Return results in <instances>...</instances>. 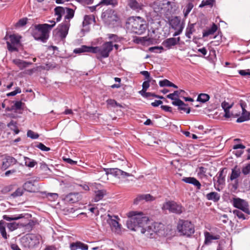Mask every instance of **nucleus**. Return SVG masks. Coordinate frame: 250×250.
Segmentation results:
<instances>
[{
  "mask_svg": "<svg viewBox=\"0 0 250 250\" xmlns=\"http://www.w3.org/2000/svg\"><path fill=\"white\" fill-rule=\"evenodd\" d=\"M108 39L111 40L110 42H118L119 41V38L117 35L115 34H108Z\"/></svg>",
  "mask_w": 250,
  "mask_h": 250,
  "instance_id": "nucleus-54",
  "label": "nucleus"
},
{
  "mask_svg": "<svg viewBox=\"0 0 250 250\" xmlns=\"http://www.w3.org/2000/svg\"><path fill=\"white\" fill-rule=\"evenodd\" d=\"M127 215L129 219L126 221V226L130 230L140 231L148 238H152L153 235L156 232L152 226H147L148 218L144 216L143 213L137 214L136 211H130Z\"/></svg>",
  "mask_w": 250,
  "mask_h": 250,
  "instance_id": "nucleus-1",
  "label": "nucleus"
},
{
  "mask_svg": "<svg viewBox=\"0 0 250 250\" xmlns=\"http://www.w3.org/2000/svg\"><path fill=\"white\" fill-rule=\"evenodd\" d=\"M17 163V160L14 157L6 156L2 163V167L6 169L11 165H13Z\"/></svg>",
  "mask_w": 250,
  "mask_h": 250,
  "instance_id": "nucleus-22",
  "label": "nucleus"
},
{
  "mask_svg": "<svg viewBox=\"0 0 250 250\" xmlns=\"http://www.w3.org/2000/svg\"><path fill=\"white\" fill-rule=\"evenodd\" d=\"M127 23L132 31L138 35L145 33L147 27L146 21L140 17L130 18Z\"/></svg>",
  "mask_w": 250,
  "mask_h": 250,
  "instance_id": "nucleus-3",
  "label": "nucleus"
},
{
  "mask_svg": "<svg viewBox=\"0 0 250 250\" xmlns=\"http://www.w3.org/2000/svg\"><path fill=\"white\" fill-rule=\"evenodd\" d=\"M98 47L93 46H88L85 45H82L80 48H77L73 50V53L75 54H81L84 52H90L97 53L98 51Z\"/></svg>",
  "mask_w": 250,
  "mask_h": 250,
  "instance_id": "nucleus-16",
  "label": "nucleus"
},
{
  "mask_svg": "<svg viewBox=\"0 0 250 250\" xmlns=\"http://www.w3.org/2000/svg\"><path fill=\"white\" fill-rule=\"evenodd\" d=\"M177 229L181 235L187 237L190 236L195 231L194 225L190 221L182 219L179 220Z\"/></svg>",
  "mask_w": 250,
  "mask_h": 250,
  "instance_id": "nucleus-4",
  "label": "nucleus"
},
{
  "mask_svg": "<svg viewBox=\"0 0 250 250\" xmlns=\"http://www.w3.org/2000/svg\"><path fill=\"white\" fill-rule=\"evenodd\" d=\"M6 226L8 229L11 231L21 227L20 223H17L16 222H12L10 223H6Z\"/></svg>",
  "mask_w": 250,
  "mask_h": 250,
  "instance_id": "nucleus-41",
  "label": "nucleus"
},
{
  "mask_svg": "<svg viewBox=\"0 0 250 250\" xmlns=\"http://www.w3.org/2000/svg\"><path fill=\"white\" fill-rule=\"evenodd\" d=\"M164 50V48L162 46H154L151 47L149 48V50L150 52L158 53L160 52L161 50Z\"/></svg>",
  "mask_w": 250,
  "mask_h": 250,
  "instance_id": "nucleus-56",
  "label": "nucleus"
},
{
  "mask_svg": "<svg viewBox=\"0 0 250 250\" xmlns=\"http://www.w3.org/2000/svg\"><path fill=\"white\" fill-rule=\"evenodd\" d=\"M12 62L13 63L16 65L21 70H22L32 64L31 62H26L17 59L13 60Z\"/></svg>",
  "mask_w": 250,
  "mask_h": 250,
  "instance_id": "nucleus-23",
  "label": "nucleus"
},
{
  "mask_svg": "<svg viewBox=\"0 0 250 250\" xmlns=\"http://www.w3.org/2000/svg\"><path fill=\"white\" fill-rule=\"evenodd\" d=\"M7 49L9 51L13 52V51H17L18 49L15 46V45L11 43L10 42H6Z\"/></svg>",
  "mask_w": 250,
  "mask_h": 250,
  "instance_id": "nucleus-52",
  "label": "nucleus"
},
{
  "mask_svg": "<svg viewBox=\"0 0 250 250\" xmlns=\"http://www.w3.org/2000/svg\"><path fill=\"white\" fill-rule=\"evenodd\" d=\"M23 104H24L21 101H16L15 102L14 104L12 106V109L18 110L22 109V105Z\"/></svg>",
  "mask_w": 250,
  "mask_h": 250,
  "instance_id": "nucleus-47",
  "label": "nucleus"
},
{
  "mask_svg": "<svg viewBox=\"0 0 250 250\" xmlns=\"http://www.w3.org/2000/svg\"><path fill=\"white\" fill-rule=\"evenodd\" d=\"M24 165L29 167H33L37 164V163L34 160L31 159L27 157H24Z\"/></svg>",
  "mask_w": 250,
  "mask_h": 250,
  "instance_id": "nucleus-37",
  "label": "nucleus"
},
{
  "mask_svg": "<svg viewBox=\"0 0 250 250\" xmlns=\"http://www.w3.org/2000/svg\"><path fill=\"white\" fill-rule=\"evenodd\" d=\"M172 104L173 105L177 106L178 110H183L188 114L190 112V108L189 107H187L188 104L180 99H177L176 101H173Z\"/></svg>",
  "mask_w": 250,
  "mask_h": 250,
  "instance_id": "nucleus-18",
  "label": "nucleus"
},
{
  "mask_svg": "<svg viewBox=\"0 0 250 250\" xmlns=\"http://www.w3.org/2000/svg\"><path fill=\"white\" fill-rule=\"evenodd\" d=\"M232 105L233 104H230L225 101L223 102L221 104V106L224 110H229L232 107Z\"/></svg>",
  "mask_w": 250,
  "mask_h": 250,
  "instance_id": "nucleus-58",
  "label": "nucleus"
},
{
  "mask_svg": "<svg viewBox=\"0 0 250 250\" xmlns=\"http://www.w3.org/2000/svg\"><path fill=\"white\" fill-rule=\"evenodd\" d=\"M9 39L10 41V43L15 45L18 44L20 42L19 38L15 35H11L9 36Z\"/></svg>",
  "mask_w": 250,
  "mask_h": 250,
  "instance_id": "nucleus-45",
  "label": "nucleus"
},
{
  "mask_svg": "<svg viewBox=\"0 0 250 250\" xmlns=\"http://www.w3.org/2000/svg\"><path fill=\"white\" fill-rule=\"evenodd\" d=\"M193 7V4L192 2H188L186 6V10L184 11V15L186 17L192 10Z\"/></svg>",
  "mask_w": 250,
  "mask_h": 250,
  "instance_id": "nucleus-49",
  "label": "nucleus"
},
{
  "mask_svg": "<svg viewBox=\"0 0 250 250\" xmlns=\"http://www.w3.org/2000/svg\"><path fill=\"white\" fill-rule=\"evenodd\" d=\"M21 93V89L20 87H17L15 90L12 92H9L6 94L7 97L14 96L18 93Z\"/></svg>",
  "mask_w": 250,
  "mask_h": 250,
  "instance_id": "nucleus-55",
  "label": "nucleus"
},
{
  "mask_svg": "<svg viewBox=\"0 0 250 250\" xmlns=\"http://www.w3.org/2000/svg\"><path fill=\"white\" fill-rule=\"evenodd\" d=\"M27 136L32 139H36L39 138V135L38 133H35L31 130H28L27 132Z\"/></svg>",
  "mask_w": 250,
  "mask_h": 250,
  "instance_id": "nucleus-50",
  "label": "nucleus"
},
{
  "mask_svg": "<svg viewBox=\"0 0 250 250\" xmlns=\"http://www.w3.org/2000/svg\"><path fill=\"white\" fill-rule=\"evenodd\" d=\"M176 40L175 38H170L165 40L162 44L167 49H169L172 46L176 45Z\"/></svg>",
  "mask_w": 250,
  "mask_h": 250,
  "instance_id": "nucleus-24",
  "label": "nucleus"
},
{
  "mask_svg": "<svg viewBox=\"0 0 250 250\" xmlns=\"http://www.w3.org/2000/svg\"><path fill=\"white\" fill-rule=\"evenodd\" d=\"M106 103L108 105H110L112 107H115V106L122 107V105L118 103L114 99H108L106 101Z\"/></svg>",
  "mask_w": 250,
  "mask_h": 250,
  "instance_id": "nucleus-51",
  "label": "nucleus"
},
{
  "mask_svg": "<svg viewBox=\"0 0 250 250\" xmlns=\"http://www.w3.org/2000/svg\"><path fill=\"white\" fill-rule=\"evenodd\" d=\"M27 18L21 19L17 23V25L21 26H23L27 23Z\"/></svg>",
  "mask_w": 250,
  "mask_h": 250,
  "instance_id": "nucleus-61",
  "label": "nucleus"
},
{
  "mask_svg": "<svg viewBox=\"0 0 250 250\" xmlns=\"http://www.w3.org/2000/svg\"><path fill=\"white\" fill-rule=\"evenodd\" d=\"M69 21H65L58 25L53 32V36L59 40L63 41L66 38L69 28Z\"/></svg>",
  "mask_w": 250,
  "mask_h": 250,
  "instance_id": "nucleus-6",
  "label": "nucleus"
},
{
  "mask_svg": "<svg viewBox=\"0 0 250 250\" xmlns=\"http://www.w3.org/2000/svg\"><path fill=\"white\" fill-rule=\"evenodd\" d=\"M163 208L168 210L170 212L180 214L184 209V208L176 202L172 201H169L164 203Z\"/></svg>",
  "mask_w": 250,
  "mask_h": 250,
  "instance_id": "nucleus-7",
  "label": "nucleus"
},
{
  "mask_svg": "<svg viewBox=\"0 0 250 250\" xmlns=\"http://www.w3.org/2000/svg\"><path fill=\"white\" fill-rule=\"evenodd\" d=\"M168 23L171 28L174 30H177L181 27L184 28L185 22L181 21V18L178 16H174L168 19Z\"/></svg>",
  "mask_w": 250,
  "mask_h": 250,
  "instance_id": "nucleus-13",
  "label": "nucleus"
},
{
  "mask_svg": "<svg viewBox=\"0 0 250 250\" xmlns=\"http://www.w3.org/2000/svg\"><path fill=\"white\" fill-rule=\"evenodd\" d=\"M88 248V245L79 241V249L82 250H87Z\"/></svg>",
  "mask_w": 250,
  "mask_h": 250,
  "instance_id": "nucleus-64",
  "label": "nucleus"
},
{
  "mask_svg": "<svg viewBox=\"0 0 250 250\" xmlns=\"http://www.w3.org/2000/svg\"><path fill=\"white\" fill-rule=\"evenodd\" d=\"M215 0H203L199 5V7H203L205 6H209L212 7L215 3Z\"/></svg>",
  "mask_w": 250,
  "mask_h": 250,
  "instance_id": "nucleus-43",
  "label": "nucleus"
},
{
  "mask_svg": "<svg viewBox=\"0 0 250 250\" xmlns=\"http://www.w3.org/2000/svg\"><path fill=\"white\" fill-rule=\"evenodd\" d=\"M226 168H222L217 174L215 177L213 178V181H216L219 185H224L225 182L226 173L224 174V171Z\"/></svg>",
  "mask_w": 250,
  "mask_h": 250,
  "instance_id": "nucleus-19",
  "label": "nucleus"
},
{
  "mask_svg": "<svg viewBox=\"0 0 250 250\" xmlns=\"http://www.w3.org/2000/svg\"><path fill=\"white\" fill-rule=\"evenodd\" d=\"M35 225V223L32 220H28L27 223H20L21 227L24 228V230L27 232H29L32 230Z\"/></svg>",
  "mask_w": 250,
  "mask_h": 250,
  "instance_id": "nucleus-25",
  "label": "nucleus"
},
{
  "mask_svg": "<svg viewBox=\"0 0 250 250\" xmlns=\"http://www.w3.org/2000/svg\"><path fill=\"white\" fill-rule=\"evenodd\" d=\"M233 205L234 207L242 210L247 215L250 214V211L249 208V205L247 202L240 198H233Z\"/></svg>",
  "mask_w": 250,
  "mask_h": 250,
  "instance_id": "nucleus-9",
  "label": "nucleus"
},
{
  "mask_svg": "<svg viewBox=\"0 0 250 250\" xmlns=\"http://www.w3.org/2000/svg\"><path fill=\"white\" fill-rule=\"evenodd\" d=\"M243 212V211L242 210L239 209H235L233 211L234 214L237 216L239 219H242L243 220L247 219L248 215H247V214L246 215H245Z\"/></svg>",
  "mask_w": 250,
  "mask_h": 250,
  "instance_id": "nucleus-42",
  "label": "nucleus"
},
{
  "mask_svg": "<svg viewBox=\"0 0 250 250\" xmlns=\"http://www.w3.org/2000/svg\"><path fill=\"white\" fill-rule=\"evenodd\" d=\"M250 113L249 112H243L242 115L236 120L237 123H242L245 121H248L250 119Z\"/></svg>",
  "mask_w": 250,
  "mask_h": 250,
  "instance_id": "nucleus-35",
  "label": "nucleus"
},
{
  "mask_svg": "<svg viewBox=\"0 0 250 250\" xmlns=\"http://www.w3.org/2000/svg\"><path fill=\"white\" fill-rule=\"evenodd\" d=\"M23 189L28 192H33L35 190L34 185L32 181H27L23 184Z\"/></svg>",
  "mask_w": 250,
  "mask_h": 250,
  "instance_id": "nucleus-32",
  "label": "nucleus"
},
{
  "mask_svg": "<svg viewBox=\"0 0 250 250\" xmlns=\"http://www.w3.org/2000/svg\"><path fill=\"white\" fill-rule=\"evenodd\" d=\"M206 197L208 200H212L216 202L219 200L220 196L216 192H211L207 194Z\"/></svg>",
  "mask_w": 250,
  "mask_h": 250,
  "instance_id": "nucleus-30",
  "label": "nucleus"
},
{
  "mask_svg": "<svg viewBox=\"0 0 250 250\" xmlns=\"http://www.w3.org/2000/svg\"><path fill=\"white\" fill-rule=\"evenodd\" d=\"M102 17L104 21L108 24H110L114 21H116L117 19L116 15L114 14V11L112 10L106 11L103 13Z\"/></svg>",
  "mask_w": 250,
  "mask_h": 250,
  "instance_id": "nucleus-14",
  "label": "nucleus"
},
{
  "mask_svg": "<svg viewBox=\"0 0 250 250\" xmlns=\"http://www.w3.org/2000/svg\"><path fill=\"white\" fill-rule=\"evenodd\" d=\"M40 237L34 234H26L20 239V242L22 247L32 249L39 244Z\"/></svg>",
  "mask_w": 250,
  "mask_h": 250,
  "instance_id": "nucleus-5",
  "label": "nucleus"
},
{
  "mask_svg": "<svg viewBox=\"0 0 250 250\" xmlns=\"http://www.w3.org/2000/svg\"><path fill=\"white\" fill-rule=\"evenodd\" d=\"M184 92V91L183 90L174 91L173 93L167 95V97L173 101H176L177 99H179L178 98L181 93Z\"/></svg>",
  "mask_w": 250,
  "mask_h": 250,
  "instance_id": "nucleus-33",
  "label": "nucleus"
},
{
  "mask_svg": "<svg viewBox=\"0 0 250 250\" xmlns=\"http://www.w3.org/2000/svg\"><path fill=\"white\" fill-rule=\"evenodd\" d=\"M127 5L130 9L136 12L143 10L145 6L142 0L137 1V0H127Z\"/></svg>",
  "mask_w": 250,
  "mask_h": 250,
  "instance_id": "nucleus-15",
  "label": "nucleus"
},
{
  "mask_svg": "<svg viewBox=\"0 0 250 250\" xmlns=\"http://www.w3.org/2000/svg\"><path fill=\"white\" fill-rule=\"evenodd\" d=\"M195 23H189L186 30V36L188 39H191V35L195 31L194 28Z\"/></svg>",
  "mask_w": 250,
  "mask_h": 250,
  "instance_id": "nucleus-31",
  "label": "nucleus"
},
{
  "mask_svg": "<svg viewBox=\"0 0 250 250\" xmlns=\"http://www.w3.org/2000/svg\"><path fill=\"white\" fill-rule=\"evenodd\" d=\"M108 218L107 219V223L110 225L112 231L119 233L121 232V225L116 219H119L116 215L113 216L110 214L107 215Z\"/></svg>",
  "mask_w": 250,
  "mask_h": 250,
  "instance_id": "nucleus-12",
  "label": "nucleus"
},
{
  "mask_svg": "<svg viewBox=\"0 0 250 250\" xmlns=\"http://www.w3.org/2000/svg\"><path fill=\"white\" fill-rule=\"evenodd\" d=\"M209 99V96L205 93L200 94L197 97V101L203 103L208 101Z\"/></svg>",
  "mask_w": 250,
  "mask_h": 250,
  "instance_id": "nucleus-40",
  "label": "nucleus"
},
{
  "mask_svg": "<svg viewBox=\"0 0 250 250\" xmlns=\"http://www.w3.org/2000/svg\"><path fill=\"white\" fill-rule=\"evenodd\" d=\"M182 181L186 183L190 184L194 186L197 190L201 188V184L198 180L194 177H184L182 179Z\"/></svg>",
  "mask_w": 250,
  "mask_h": 250,
  "instance_id": "nucleus-21",
  "label": "nucleus"
},
{
  "mask_svg": "<svg viewBox=\"0 0 250 250\" xmlns=\"http://www.w3.org/2000/svg\"><path fill=\"white\" fill-rule=\"evenodd\" d=\"M7 126L8 127H10L11 126H13L14 127V131L15 132V133L17 134L19 133V130L18 129V128H17V125H16V122H14L13 121H11L8 125H7Z\"/></svg>",
  "mask_w": 250,
  "mask_h": 250,
  "instance_id": "nucleus-57",
  "label": "nucleus"
},
{
  "mask_svg": "<svg viewBox=\"0 0 250 250\" xmlns=\"http://www.w3.org/2000/svg\"><path fill=\"white\" fill-rule=\"evenodd\" d=\"M40 168L45 172L50 170L47 165L44 162L40 163Z\"/></svg>",
  "mask_w": 250,
  "mask_h": 250,
  "instance_id": "nucleus-62",
  "label": "nucleus"
},
{
  "mask_svg": "<svg viewBox=\"0 0 250 250\" xmlns=\"http://www.w3.org/2000/svg\"><path fill=\"white\" fill-rule=\"evenodd\" d=\"M36 147L42 151H48L50 150L49 147H46L42 143H39L36 146Z\"/></svg>",
  "mask_w": 250,
  "mask_h": 250,
  "instance_id": "nucleus-53",
  "label": "nucleus"
},
{
  "mask_svg": "<svg viewBox=\"0 0 250 250\" xmlns=\"http://www.w3.org/2000/svg\"><path fill=\"white\" fill-rule=\"evenodd\" d=\"M70 249L71 250H77L79 249V241L75 243H71L70 244Z\"/></svg>",
  "mask_w": 250,
  "mask_h": 250,
  "instance_id": "nucleus-59",
  "label": "nucleus"
},
{
  "mask_svg": "<svg viewBox=\"0 0 250 250\" xmlns=\"http://www.w3.org/2000/svg\"><path fill=\"white\" fill-rule=\"evenodd\" d=\"M170 2L167 0H158L154 1L151 5L154 11L158 15L165 12L168 9Z\"/></svg>",
  "mask_w": 250,
  "mask_h": 250,
  "instance_id": "nucleus-8",
  "label": "nucleus"
},
{
  "mask_svg": "<svg viewBox=\"0 0 250 250\" xmlns=\"http://www.w3.org/2000/svg\"><path fill=\"white\" fill-rule=\"evenodd\" d=\"M155 198L150 194H140L134 200V204H138L140 201L145 200L146 201H152L154 200Z\"/></svg>",
  "mask_w": 250,
  "mask_h": 250,
  "instance_id": "nucleus-20",
  "label": "nucleus"
},
{
  "mask_svg": "<svg viewBox=\"0 0 250 250\" xmlns=\"http://www.w3.org/2000/svg\"><path fill=\"white\" fill-rule=\"evenodd\" d=\"M161 108L162 109H163V110H164L165 111L169 112L170 113H171L172 112V108L169 106L162 105L161 106Z\"/></svg>",
  "mask_w": 250,
  "mask_h": 250,
  "instance_id": "nucleus-63",
  "label": "nucleus"
},
{
  "mask_svg": "<svg viewBox=\"0 0 250 250\" xmlns=\"http://www.w3.org/2000/svg\"><path fill=\"white\" fill-rule=\"evenodd\" d=\"M23 193V189L22 188H18L15 192L12 193L11 196L13 197H16L21 196Z\"/></svg>",
  "mask_w": 250,
  "mask_h": 250,
  "instance_id": "nucleus-48",
  "label": "nucleus"
},
{
  "mask_svg": "<svg viewBox=\"0 0 250 250\" xmlns=\"http://www.w3.org/2000/svg\"><path fill=\"white\" fill-rule=\"evenodd\" d=\"M66 10V15L65 16V20H70L73 18L74 15V11L70 8H65Z\"/></svg>",
  "mask_w": 250,
  "mask_h": 250,
  "instance_id": "nucleus-44",
  "label": "nucleus"
},
{
  "mask_svg": "<svg viewBox=\"0 0 250 250\" xmlns=\"http://www.w3.org/2000/svg\"><path fill=\"white\" fill-rule=\"evenodd\" d=\"M159 85L161 87L169 86L175 88H178V86L167 79H165L159 82Z\"/></svg>",
  "mask_w": 250,
  "mask_h": 250,
  "instance_id": "nucleus-36",
  "label": "nucleus"
},
{
  "mask_svg": "<svg viewBox=\"0 0 250 250\" xmlns=\"http://www.w3.org/2000/svg\"><path fill=\"white\" fill-rule=\"evenodd\" d=\"M104 170L105 172L106 175L111 174L119 178L131 176V174L129 173L124 171L118 168H104Z\"/></svg>",
  "mask_w": 250,
  "mask_h": 250,
  "instance_id": "nucleus-11",
  "label": "nucleus"
},
{
  "mask_svg": "<svg viewBox=\"0 0 250 250\" xmlns=\"http://www.w3.org/2000/svg\"><path fill=\"white\" fill-rule=\"evenodd\" d=\"M24 217V216L22 214H20L18 215H14L11 217H9L6 215H4L3 216V219L8 221H11L13 220H17L20 219H21Z\"/></svg>",
  "mask_w": 250,
  "mask_h": 250,
  "instance_id": "nucleus-39",
  "label": "nucleus"
},
{
  "mask_svg": "<svg viewBox=\"0 0 250 250\" xmlns=\"http://www.w3.org/2000/svg\"><path fill=\"white\" fill-rule=\"evenodd\" d=\"M51 24L47 23L39 24L35 26V29L32 35L36 40H40L43 42H46L49 38V32L56 25V22L54 21H49Z\"/></svg>",
  "mask_w": 250,
  "mask_h": 250,
  "instance_id": "nucleus-2",
  "label": "nucleus"
},
{
  "mask_svg": "<svg viewBox=\"0 0 250 250\" xmlns=\"http://www.w3.org/2000/svg\"><path fill=\"white\" fill-rule=\"evenodd\" d=\"M6 225V222H5L3 220H0V233L2 236V237L4 239H7L8 238V235L6 233V230H5V227Z\"/></svg>",
  "mask_w": 250,
  "mask_h": 250,
  "instance_id": "nucleus-28",
  "label": "nucleus"
},
{
  "mask_svg": "<svg viewBox=\"0 0 250 250\" xmlns=\"http://www.w3.org/2000/svg\"><path fill=\"white\" fill-rule=\"evenodd\" d=\"M106 194V190H98L95 192V197L94 200L95 202H98L102 200L104 195Z\"/></svg>",
  "mask_w": 250,
  "mask_h": 250,
  "instance_id": "nucleus-29",
  "label": "nucleus"
},
{
  "mask_svg": "<svg viewBox=\"0 0 250 250\" xmlns=\"http://www.w3.org/2000/svg\"><path fill=\"white\" fill-rule=\"evenodd\" d=\"M100 4L102 5H111L112 6H115L118 4V1L117 0H101Z\"/></svg>",
  "mask_w": 250,
  "mask_h": 250,
  "instance_id": "nucleus-38",
  "label": "nucleus"
},
{
  "mask_svg": "<svg viewBox=\"0 0 250 250\" xmlns=\"http://www.w3.org/2000/svg\"><path fill=\"white\" fill-rule=\"evenodd\" d=\"M82 198L81 195L78 192L70 193L64 197L65 201L69 203H74L80 201Z\"/></svg>",
  "mask_w": 250,
  "mask_h": 250,
  "instance_id": "nucleus-17",
  "label": "nucleus"
},
{
  "mask_svg": "<svg viewBox=\"0 0 250 250\" xmlns=\"http://www.w3.org/2000/svg\"><path fill=\"white\" fill-rule=\"evenodd\" d=\"M239 74L242 76L244 77H250V71L248 70H240L239 71Z\"/></svg>",
  "mask_w": 250,
  "mask_h": 250,
  "instance_id": "nucleus-60",
  "label": "nucleus"
},
{
  "mask_svg": "<svg viewBox=\"0 0 250 250\" xmlns=\"http://www.w3.org/2000/svg\"><path fill=\"white\" fill-rule=\"evenodd\" d=\"M220 238V236L218 235L213 236L211 235L209 232H207L205 233V243L206 244L211 243L212 240H217Z\"/></svg>",
  "mask_w": 250,
  "mask_h": 250,
  "instance_id": "nucleus-34",
  "label": "nucleus"
},
{
  "mask_svg": "<svg viewBox=\"0 0 250 250\" xmlns=\"http://www.w3.org/2000/svg\"><path fill=\"white\" fill-rule=\"evenodd\" d=\"M241 174V170L237 166H235L231 169V173L230 175L229 179L231 181L237 180Z\"/></svg>",
  "mask_w": 250,
  "mask_h": 250,
  "instance_id": "nucleus-26",
  "label": "nucleus"
},
{
  "mask_svg": "<svg viewBox=\"0 0 250 250\" xmlns=\"http://www.w3.org/2000/svg\"><path fill=\"white\" fill-rule=\"evenodd\" d=\"M98 53H100L103 58H107L109 56V53L112 51L113 48L112 42H106L102 46L101 48L98 46Z\"/></svg>",
  "mask_w": 250,
  "mask_h": 250,
  "instance_id": "nucleus-10",
  "label": "nucleus"
},
{
  "mask_svg": "<svg viewBox=\"0 0 250 250\" xmlns=\"http://www.w3.org/2000/svg\"><path fill=\"white\" fill-rule=\"evenodd\" d=\"M217 25L213 23L210 28L203 31V37H208L210 35H213L217 31Z\"/></svg>",
  "mask_w": 250,
  "mask_h": 250,
  "instance_id": "nucleus-27",
  "label": "nucleus"
},
{
  "mask_svg": "<svg viewBox=\"0 0 250 250\" xmlns=\"http://www.w3.org/2000/svg\"><path fill=\"white\" fill-rule=\"evenodd\" d=\"M65 8L57 6L54 9V11L56 15H61L62 16L65 13Z\"/></svg>",
  "mask_w": 250,
  "mask_h": 250,
  "instance_id": "nucleus-46",
  "label": "nucleus"
}]
</instances>
